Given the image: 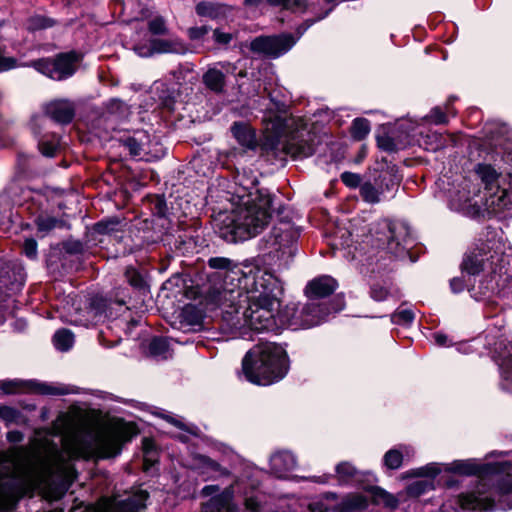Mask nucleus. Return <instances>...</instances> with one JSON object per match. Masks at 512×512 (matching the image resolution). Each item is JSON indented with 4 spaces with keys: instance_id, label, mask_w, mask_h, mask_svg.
Returning <instances> with one entry per match:
<instances>
[{
    "instance_id": "nucleus-1",
    "label": "nucleus",
    "mask_w": 512,
    "mask_h": 512,
    "mask_svg": "<svg viewBox=\"0 0 512 512\" xmlns=\"http://www.w3.org/2000/svg\"><path fill=\"white\" fill-rule=\"evenodd\" d=\"M36 431L29 446L0 453V510L13 509L29 490H41L58 499L76 478L72 460L97 453L114 457L123 443L138 434L133 423H120L97 431H72L61 435Z\"/></svg>"
},
{
    "instance_id": "nucleus-2",
    "label": "nucleus",
    "mask_w": 512,
    "mask_h": 512,
    "mask_svg": "<svg viewBox=\"0 0 512 512\" xmlns=\"http://www.w3.org/2000/svg\"><path fill=\"white\" fill-rule=\"evenodd\" d=\"M208 265L226 272L223 287L215 291L213 300L224 308L228 329L235 331L247 323L256 329L272 326L282 292L276 276L254 264L240 267L226 257H212Z\"/></svg>"
},
{
    "instance_id": "nucleus-3",
    "label": "nucleus",
    "mask_w": 512,
    "mask_h": 512,
    "mask_svg": "<svg viewBox=\"0 0 512 512\" xmlns=\"http://www.w3.org/2000/svg\"><path fill=\"white\" fill-rule=\"evenodd\" d=\"M497 463H480L476 459L455 460L451 463H429L416 468L415 475L436 477L443 472L463 476L477 475L479 482L470 492L458 497L462 512L475 510L512 509V475H500Z\"/></svg>"
},
{
    "instance_id": "nucleus-4",
    "label": "nucleus",
    "mask_w": 512,
    "mask_h": 512,
    "mask_svg": "<svg viewBox=\"0 0 512 512\" xmlns=\"http://www.w3.org/2000/svg\"><path fill=\"white\" fill-rule=\"evenodd\" d=\"M236 207L225 215L220 237L228 242L244 241L258 235L268 225L271 218L273 198L261 190L246 192L243 188L236 192Z\"/></svg>"
},
{
    "instance_id": "nucleus-5",
    "label": "nucleus",
    "mask_w": 512,
    "mask_h": 512,
    "mask_svg": "<svg viewBox=\"0 0 512 512\" xmlns=\"http://www.w3.org/2000/svg\"><path fill=\"white\" fill-rule=\"evenodd\" d=\"M273 104L276 107L274 112L268 110L263 118L264 130L267 137L278 139L284 136L282 149L294 158H304L314 153V134L308 129L307 123L302 117H286L285 104L282 101H275L271 95Z\"/></svg>"
},
{
    "instance_id": "nucleus-6",
    "label": "nucleus",
    "mask_w": 512,
    "mask_h": 512,
    "mask_svg": "<svg viewBox=\"0 0 512 512\" xmlns=\"http://www.w3.org/2000/svg\"><path fill=\"white\" fill-rule=\"evenodd\" d=\"M289 368L286 351L275 343H261L251 349L242 361L245 378L257 385H270L281 380Z\"/></svg>"
},
{
    "instance_id": "nucleus-7",
    "label": "nucleus",
    "mask_w": 512,
    "mask_h": 512,
    "mask_svg": "<svg viewBox=\"0 0 512 512\" xmlns=\"http://www.w3.org/2000/svg\"><path fill=\"white\" fill-rule=\"evenodd\" d=\"M505 247L503 232L487 229L484 238L475 243L462 262V269L470 275H476L492 267L495 260L503 254Z\"/></svg>"
},
{
    "instance_id": "nucleus-8",
    "label": "nucleus",
    "mask_w": 512,
    "mask_h": 512,
    "mask_svg": "<svg viewBox=\"0 0 512 512\" xmlns=\"http://www.w3.org/2000/svg\"><path fill=\"white\" fill-rule=\"evenodd\" d=\"M492 325L493 327L486 330V342L499 367L501 387L512 393V339L501 332L504 326L503 317L497 315Z\"/></svg>"
},
{
    "instance_id": "nucleus-9",
    "label": "nucleus",
    "mask_w": 512,
    "mask_h": 512,
    "mask_svg": "<svg viewBox=\"0 0 512 512\" xmlns=\"http://www.w3.org/2000/svg\"><path fill=\"white\" fill-rule=\"evenodd\" d=\"M68 298L63 309L65 321L71 324L88 327L103 323L114 316L110 303L103 297L96 296L84 303L81 299L71 296Z\"/></svg>"
},
{
    "instance_id": "nucleus-10",
    "label": "nucleus",
    "mask_w": 512,
    "mask_h": 512,
    "mask_svg": "<svg viewBox=\"0 0 512 512\" xmlns=\"http://www.w3.org/2000/svg\"><path fill=\"white\" fill-rule=\"evenodd\" d=\"M370 235L377 248L386 249L397 257L408 249L407 229L402 224L381 220L370 229Z\"/></svg>"
},
{
    "instance_id": "nucleus-11",
    "label": "nucleus",
    "mask_w": 512,
    "mask_h": 512,
    "mask_svg": "<svg viewBox=\"0 0 512 512\" xmlns=\"http://www.w3.org/2000/svg\"><path fill=\"white\" fill-rule=\"evenodd\" d=\"M298 233L289 223H281L273 227L266 239L269 253L277 259L278 266L286 268L294 257L297 247L296 240Z\"/></svg>"
},
{
    "instance_id": "nucleus-12",
    "label": "nucleus",
    "mask_w": 512,
    "mask_h": 512,
    "mask_svg": "<svg viewBox=\"0 0 512 512\" xmlns=\"http://www.w3.org/2000/svg\"><path fill=\"white\" fill-rule=\"evenodd\" d=\"M79 61V54L67 52L57 55L54 59L43 58L32 61L30 66L34 67L41 74L60 81L71 77L75 73Z\"/></svg>"
},
{
    "instance_id": "nucleus-13",
    "label": "nucleus",
    "mask_w": 512,
    "mask_h": 512,
    "mask_svg": "<svg viewBox=\"0 0 512 512\" xmlns=\"http://www.w3.org/2000/svg\"><path fill=\"white\" fill-rule=\"evenodd\" d=\"M0 390L4 394L34 393L40 395H66L70 391L67 387L54 383H45L37 380L5 379L0 380Z\"/></svg>"
},
{
    "instance_id": "nucleus-14",
    "label": "nucleus",
    "mask_w": 512,
    "mask_h": 512,
    "mask_svg": "<svg viewBox=\"0 0 512 512\" xmlns=\"http://www.w3.org/2000/svg\"><path fill=\"white\" fill-rule=\"evenodd\" d=\"M295 43L296 39L291 34L260 36L251 42L250 48L256 53L279 57L289 51Z\"/></svg>"
},
{
    "instance_id": "nucleus-15",
    "label": "nucleus",
    "mask_w": 512,
    "mask_h": 512,
    "mask_svg": "<svg viewBox=\"0 0 512 512\" xmlns=\"http://www.w3.org/2000/svg\"><path fill=\"white\" fill-rule=\"evenodd\" d=\"M236 70V65L229 62H219L211 66L202 76V82L210 91L220 94L224 92L226 81L225 73L233 74Z\"/></svg>"
},
{
    "instance_id": "nucleus-16",
    "label": "nucleus",
    "mask_w": 512,
    "mask_h": 512,
    "mask_svg": "<svg viewBox=\"0 0 512 512\" xmlns=\"http://www.w3.org/2000/svg\"><path fill=\"white\" fill-rule=\"evenodd\" d=\"M305 310L302 305H289L281 315V322L285 323L292 330L307 329L320 324V316L313 315L305 318Z\"/></svg>"
},
{
    "instance_id": "nucleus-17",
    "label": "nucleus",
    "mask_w": 512,
    "mask_h": 512,
    "mask_svg": "<svg viewBox=\"0 0 512 512\" xmlns=\"http://www.w3.org/2000/svg\"><path fill=\"white\" fill-rule=\"evenodd\" d=\"M120 142L128 149L131 156L149 159L151 139L146 131L136 130L131 134L124 135L120 138Z\"/></svg>"
},
{
    "instance_id": "nucleus-18",
    "label": "nucleus",
    "mask_w": 512,
    "mask_h": 512,
    "mask_svg": "<svg viewBox=\"0 0 512 512\" xmlns=\"http://www.w3.org/2000/svg\"><path fill=\"white\" fill-rule=\"evenodd\" d=\"M236 486H238V482L212 497L207 503L203 504L202 512H237L236 506L232 503Z\"/></svg>"
},
{
    "instance_id": "nucleus-19",
    "label": "nucleus",
    "mask_w": 512,
    "mask_h": 512,
    "mask_svg": "<svg viewBox=\"0 0 512 512\" xmlns=\"http://www.w3.org/2000/svg\"><path fill=\"white\" fill-rule=\"evenodd\" d=\"M337 287L338 283L334 278L328 275H322L307 284L305 293L310 300H316L329 296Z\"/></svg>"
},
{
    "instance_id": "nucleus-20",
    "label": "nucleus",
    "mask_w": 512,
    "mask_h": 512,
    "mask_svg": "<svg viewBox=\"0 0 512 512\" xmlns=\"http://www.w3.org/2000/svg\"><path fill=\"white\" fill-rule=\"evenodd\" d=\"M271 472L278 478L287 477L297 464L295 456L290 451H277L270 457Z\"/></svg>"
},
{
    "instance_id": "nucleus-21",
    "label": "nucleus",
    "mask_w": 512,
    "mask_h": 512,
    "mask_svg": "<svg viewBox=\"0 0 512 512\" xmlns=\"http://www.w3.org/2000/svg\"><path fill=\"white\" fill-rule=\"evenodd\" d=\"M74 113V105L68 100H55L45 105V114L61 124L71 122Z\"/></svg>"
},
{
    "instance_id": "nucleus-22",
    "label": "nucleus",
    "mask_w": 512,
    "mask_h": 512,
    "mask_svg": "<svg viewBox=\"0 0 512 512\" xmlns=\"http://www.w3.org/2000/svg\"><path fill=\"white\" fill-rule=\"evenodd\" d=\"M147 498L148 494L144 491H140L116 502L113 508L108 512H141V510L145 507ZM72 512L85 511L79 508H75Z\"/></svg>"
},
{
    "instance_id": "nucleus-23",
    "label": "nucleus",
    "mask_w": 512,
    "mask_h": 512,
    "mask_svg": "<svg viewBox=\"0 0 512 512\" xmlns=\"http://www.w3.org/2000/svg\"><path fill=\"white\" fill-rule=\"evenodd\" d=\"M509 187L501 185L496 188L495 192L490 196V205L495 212H504L512 210V173L508 175Z\"/></svg>"
},
{
    "instance_id": "nucleus-24",
    "label": "nucleus",
    "mask_w": 512,
    "mask_h": 512,
    "mask_svg": "<svg viewBox=\"0 0 512 512\" xmlns=\"http://www.w3.org/2000/svg\"><path fill=\"white\" fill-rule=\"evenodd\" d=\"M231 131L238 143L244 148L254 150L257 147L256 134L250 126L243 123H234Z\"/></svg>"
},
{
    "instance_id": "nucleus-25",
    "label": "nucleus",
    "mask_w": 512,
    "mask_h": 512,
    "mask_svg": "<svg viewBox=\"0 0 512 512\" xmlns=\"http://www.w3.org/2000/svg\"><path fill=\"white\" fill-rule=\"evenodd\" d=\"M476 173L487 190L492 191L504 184L505 178L498 174L489 164H479L476 168Z\"/></svg>"
},
{
    "instance_id": "nucleus-26",
    "label": "nucleus",
    "mask_w": 512,
    "mask_h": 512,
    "mask_svg": "<svg viewBox=\"0 0 512 512\" xmlns=\"http://www.w3.org/2000/svg\"><path fill=\"white\" fill-rule=\"evenodd\" d=\"M414 455V450L410 446L402 445L398 448L390 449L383 457L384 465L392 470L400 468L404 457L410 458Z\"/></svg>"
},
{
    "instance_id": "nucleus-27",
    "label": "nucleus",
    "mask_w": 512,
    "mask_h": 512,
    "mask_svg": "<svg viewBox=\"0 0 512 512\" xmlns=\"http://www.w3.org/2000/svg\"><path fill=\"white\" fill-rule=\"evenodd\" d=\"M153 47L155 54L172 53L185 54L188 49L186 45L177 38L172 39H153Z\"/></svg>"
},
{
    "instance_id": "nucleus-28",
    "label": "nucleus",
    "mask_w": 512,
    "mask_h": 512,
    "mask_svg": "<svg viewBox=\"0 0 512 512\" xmlns=\"http://www.w3.org/2000/svg\"><path fill=\"white\" fill-rule=\"evenodd\" d=\"M337 306L333 307L331 310L326 307L324 304L313 302V300L307 304L302 305L303 310H305V318H311L313 315L320 316V324L326 320V317L330 314L331 311L338 312L343 309L344 302L342 298L337 299Z\"/></svg>"
},
{
    "instance_id": "nucleus-29",
    "label": "nucleus",
    "mask_w": 512,
    "mask_h": 512,
    "mask_svg": "<svg viewBox=\"0 0 512 512\" xmlns=\"http://www.w3.org/2000/svg\"><path fill=\"white\" fill-rule=\"evenodd\" d=\"M383 194V181L381 183L364 182L360 185V195L367 203H379L382 200Z\"/></svg>"
},
{
    "instance_id": "nucleus-30",
    "label": "nucleus",
    "mask_w": 512,
    "mask_h": 512,
    "mask_svg": "<svg viewBox=\"0 0 512 512\" xmlns=\"http://www.w3.org/2000/svg\"><path fill=\"white\" fill-rule=\"evenodd\" d=\"M415 470L416 469H413L410 472V475L415 476ZM416 477H419V476L416 475ZM420 477L425 478V479H418V480L412 482L411 484H409L408 487L406 488V493L408 496L419 497L420 495L434 489V481L433 480L435 477H430V476H420Z\"/></svg>"
},
{
    "instance_id": "nucleus-31",
    "label": "nucleus",
    "mask_w": 512,
    "mask_h": 512,
    "mask_svg": "<svg viewBox=\"0 0 512 512\" xmlns=\"http://www.w3.org/2000/svg\"><path fill=\"white\" fill-rule=\"evenodd\" d=\"M372 501L378 505L395 509L399 505V499L380 487H372L370 490Z\"/></svg>"
},
{
    "instance_id": "nucleus-32",
    "label": "nucleus",
    "mask_w": 512,
    "mask_h": 512,
    "mask_svg": "<svg viewBox=\"0 0 512 512\" xmlns=\"http://www.w3.org/2000/svg\"><path fill=\"white\" fill-rule=\"evenodd\" d=\"M278 306H280V304ZM221 309H222V312L224 313V308L221 307ZM278 310H279V307H277L276 311L273 313V324L269 328L256 329V328L248 325V323H247L245 326H243V328L237 329V330L235 329V331H233V330L228 329V327L226 326V324L224 322V315L222 316V326H221V328H222L223 331L229 333L232 337H240V338H247L248 337V339H251V336H248L250 331L263 332V331H270V330H274L275 329V327H276L275 315L278 312Z\"/></svg>"
},
{
    "instance_id": "nucleus-33",
    "label": "nucleus",
    "mask_w": 512,
    "mask_h": 512,
    "mask_svg": "<svg viewBox=\"0 0 512 512\" xmlns=\"http://www.w3.org/2000/svg\"><path fill=\"white\" fill-rule=\"evenodd\" d=\"M368 506V498L359 493L347 495L341 502V511L351 512L355 510H362Z\"/></svg>"
},
{
    "instance_id": "nucleus-34",
    "label": "nucleus",
    "mask_w": 512,
    "mask_h": 512,
    "mask_svg": "<svg viewBox=\"0 0 512 512\" xmlns=\"http://www.w3.org/2000/svg\"><path fill=\"white\" fill-rule=\"evenodd\" d=\"M336 475L341 483L358 481V470L349 462H341L336 466Z\"/></svg>"
},
{
    "instance_id": "nucleus-35",
    "label": "nucleus",
    "mask_w": 512,
    "mask_h": 512,
    "mask_svg": "<svg viewBox=\"0 0 512 512\" xmlns=\"http://www.w3.org/2000/svg\"><path fill=\"white\" fill-rule=\"evenodd\" d=\"M53 343L57 350L68 351L74 344V334L68 329H60L55 332Z\"/></svg>"
},
{
    "instance_id": "nucleus-36",
    "label": "nucleus",
    "mask_w": 512,
    "mask_h": 512,
    "mask_svg": "<svg viewBox=\"0 0 512 512\" xmlns=\"http://www.w3.org/2000/svg\"><path fill=\"white\" fill-rule=\"evenodd\" d=\"M150 354L154 357L167 359L171 356L169 343L163 337H155L151 340L149 345Z\"/></svg>"
},
{
    "instance_id": "nucleus-37",
    "label": "nucleus",
    "mask_w": 512,
    "mask_h": 512,
    "mask_svg": "<svg viewBox=\"0 0 512 512\" xmlns=\"http://www.w3.org/2000/svg\"><path fill=\"white\" fill-rule=\"evenodd\" d=\"M55 20L44 15H34L27 20V29L30 31H37L53 27Z\"/></svg>"
},
{
    "instance_id": "nucleus-38",
    "label": "nucleus",
    "mask_w": 512,
    "mask_h": 512,
    "mask_svg": "<svg viewBox=\"0 0 512 512\" xmlns=\"http://www.w3.org/2000/svg\"><path fill=\"white\" fill-rule=\"evenodd\" d=\"M370 132V123L365 118L354 119L351 126V135L356 140L364 139Z\"/></svg>"
},
{
    "instance_id": "nucleus-39",
    "label": "nucleus",
    "mask_w": 512,
    "mask_h": 512,
    "mask_svg": "<svg viewBox=\"0 0 512 512\" xmlns=\"http://www.w3.org/2000/svg\"><path fill=\"white\" fill-rule=\"evenodd\" d=\"M0 419L6 424L18 423L21 419V413L13 407L0 405Z\"/></svg>"
},
{
    "instance_id": "nucleus-40",
    "label": "nucleus",
    "mask_w": 512,
    "mask_h": 512,
    "mask_svg": "<svg viewBox=\"0 0 512 512\" xmlns=\"http://www.w3.org/2000/svg\"><path fill=\"white\" fill-rule=\"evenodd\" d=\"M60 221L52 216H39L36 219V225L40 232H49L54 229Z\"/></svg>"
},
{
    "instance_id": "nucleus-41",
    "label": "nucleus",
    "mask_w": 512,
    "mask_h": 512,
    "mask_svg": "<svg viewBox=\"0 0 512 512\" xmlns=\"http://www.w3.org/2000/svg\"><path fill=\"white\" fill-rule=\"evenodd\" d=\"M13 304L14 300L12 298L3 295L0 292V324L4 323V321L6 320V315H12L14 307Z\"/></svg>"
},
{
    "instance_id": "nucleus-42",
    "label": "nucleus",
    "mask_w": 512,
    "mask_h": 512,
    "mask_svg": "<svg viewBox=\"0 0 512 512\" xmlns=\"http://www.w3.org/2000/svg\"><path fill=\"white\" fill-rule=\"evenodd\" d=\"M59 141L57 138H53L51 141H47L45 138H42L39 141V148L43 155L51 157L54 156L57 148H58Z\"/></svg>"
},
{
    "instance_id": "nucleus-43",
    "label": "nucleus",
    "mask_w": 512,
    "mask_h": 512,
    "mask_svg": "<svg viewBox=\"0 0 512 512\" xmlns=\"http://www.w3.org/2000/svg\"><path fill=\"white\" fill-rule=\"evenodd\" d=\"M413 319L414 314L411 310L408 309L397 311L391 317L393 323L400 325L410 324Z\"/></svg>"
},
{
    "instance_id": "nucleus-44",
    "label": "nucleus",
    "mask_w": 512,
    "mask_h": 512,
    "mask_svg": "<svg viewBox=\"0 0 512 512\" xmlns=\"http://www.w3.org/2000/svg\"><path fill=\"white\" fill-rule=\"evenodd\" d=\"M149 31L155 35H163L167 32L165 21L162 17H155L148 23Z\"/></svg>"
},
{
    "instance_id": "nucleus-45",
    "label": "nucleus",
    "mask_w": 512,
    "mask_h": 512,
    "mask_svg": "<svg viewBox=\"0 0 512 512\" xmlns=\"http://www.w3.org/2000/svg\"><path fill=\"white\" fill-rule=\"evenodd\" d=\"M125 277L128 283L135 288H141L144 284L142 276L136 269L132 267L127 268L125 272Z\"/></svg>"
},
{
    "instance_id": "nucleus-46",
    "label": "nucleus",
    "mask_w": 512,
    "mask_h": 512,
    "mask_svg": "<svg viewBox=\"0 0 512 512\" xmlns=\"http://www.w3.org/2000/svg\"><path fill=\"white\" fill-rule=\"evenodd\" d=\"M264 90H265V92H267V94H268V96H269V99H270V105H269V107H268V108L263 112V115H265V113H266L268 110H270V109H272L274 112L276 111V107H275V105L273 104V101H272V98H271V95H272L275 101H282V102L285 104V106H286V107H285V110H286V117H287V118L294 117L293 115H290V114L288 113V110H287L288 106H287L286 101L283 99V98H284V96H283V95H281V92H278V94H275V91H271V90H269V88H268L267 86H265V87H264ZM263 118H264V116H262V119H263Z\"/></svg>"
},
{
    "instance_id": "nucleus-47",
    "label": "nucleus",
    "mask_w": 512,
    "mask_h": 512,
    "mask_svg": "<svg viewBox=\"0 0 512 512\" xmlns=\"http://www.w3.org/2000/svg\"><path fill=\"white\" fill-rule=\"evenodd\" d=\"M392 295V291L382 285L375 284L371 288V297L376 301H383Z\"/></svg>"
},
{
    "instance_id": "nucleus-48",
    "label": "nucleus",
    "mask_w": 512,
    "mask_h": 512,
    "mask_svg": "<svg viewBox=\"0 0 512 512\" xmlns=\"http://www.w3.org/2000/svg\"><path fill=\"white\" fill-rule=\"evenodd\" d=\"M133 50L140 57H151L155 54L153 47V39H151L148 43H138L134 46Z\"/></svg>"
},
{
    "instance_id": "nucleus-49",
    "label": "nucleus",
    "mask_w": 512,
    "mask_h": 512,
    "mask_svg": "<svg viewBox=\"0 0 512 512\" xmlns=\"http://www.w3.org/2000/svg\"><path fill=\"white\" fill-rule=\"evenodd\" d=\"M328 498L326 500H321L317 502H313L310 504L311 512H339L337 505H329L327 503Z\"/></svg>"
},
{
    "instance_id": "nucleus-50",
    "label": "nucleus",
    "mask_w": 512,
    "mask_h": 512,
    "mask_svg": "<svg viewBox=\"0 0 512 512\" xmlns=\"http://www.w3.org/2000/svg\"><path fill=\"white\" fill-rule=\"evenodd\" d=\"M143 448H144V468L146 470H148L149 467L153 465V452H154L153 442L149 439H144Z\"/></svg>"
},
{
    "instance_id": "nucleus-51",
    "label": "nucleus",
    "mask_w": 512,
    "mask_h": 512,
    "mask_svg": "<svg viewBox=\"0 0 512 512\" xmlns=\"http://www.w3.org/2000/svg\"><path fill=\"white\" fill-rule=\"evenodd\" d=\"M270 5L282 6L286 9H299L304 6L305 0H267Z\"/></svg>"
},
{
    "instance_id": "nucleus-52",
    "label": "nucleus",
    "mask_w": 512,
    "mask_h": 512,
    "mask_svg": "<svg viewBox=\"0 0 512 512\" xmlns=\"http://www.w3.org/2000/svg\"><path fill=\"white\" fill-rule=\"evenodd\" d=\"M160 416L162 418H164L165 420H167L169 423L173 424L174 426L182 429V430H185V431H188L190 433H194V426H188L186 425L181 418H177L173 415H170V414H167V413H161Z\"/></svg>"
},
{
    "instance_id": "nucleus-53",
    "label": "nucleus",
    "mask_w": 512,
    "mask_h": 512,
    "mask_svg": "<svg viewBox=\"0 0 512 512\" xmlns=\"http://www.w3.org/2000/svg\"><path fill=\"white\" fill-rule=\"evenodd\" d=\"M341 180L346 186L351 188L361 185V177L356 173L344 172L341 175Z\"/></svg>"
},
{
    "instance_id": "nucleus-54",
    "label": "nucleus",
    "mask_w": 512,
    "mask_h": 512,
    "mask_svg": "<svg viewBox=\"0 0 512 512\" xmlns=\"http://www.w3.org/2000/svg\"><path fill=\"white\" fill-rule=\"evenodd\" d=\"M107 108L111 113L119 114L120 116H123L127 112V106L125 103L118 99H112L109 101Z\"/></svg>"
},
{
    "instance_id": "nucleus-55",
    "label": "nucleus",
    "mask_w": 512,
    "mask_h": 512,
    "mask_svg": "<svg viewBox=\"0 0 512 512\" xmlns=\"http://www.w3.org/2000/svg\"><path fill=\"white\" fill-rule=\"evenodd\" d=\"M17 66V60L13 57L3 56V51L0 49V72L11 70Z\"/></svg>"
},
{
    "instance_id": "nucleus-56",
    "label": "nucleus",
    "mask_w": 512,
    "mask_h": 512,
    "mask_svg": "<svg viewBox=\"0 0 512 512\" xmlns=\"http://www.w3.org/2000/svg\"><path fill=\"white\" fill-rule=\"evenodd\" d=\"M209 30V27L205 25L191 27L188 29V36L191 40H200L209 32Z\"/></svg>"
},
{
    "instance_id": "nucleus-57",
    "label": "nucleus",
    "mask_w": 512,
    "mask_h": 512,
    "mask_svg": "<svg viewBox=\"0 0 512 512\" xmlns=\"http://www.w3.org/2000/svg\"><path fill=\"white\" fill-rule=\"evenodd\" d=\"M23 252L28 258H36L37 242L32 238L26 239L23 245Z\"/></svg>"
},
{
    "instance_id": "nucleus-58",
    "label": "nucleus",
    "mask_w": 512,
    "mask_h": 512,
    "mask_svg": "<svg viewBox=\"0 0 512 512\" xmlns=\"http://www.w3.org/2000/svg\"><path fill=\"white\" fill-rule=\"evenodd\" d=\"M430 120L435 124H444L447 122V117L444 112L439 107H436L431 110L429 114Z\"/></svg>"
},
{
    "instance_id": "nucleus-59",
    "label": "nucleus",
    "mask_w": 512,
    "mask_h": 512,
    "mask_svg": "<svg viewBox=\"0 0 512 512\" xmlns=\"http://www.w3.org/2000/svg\"><path fill=\"white\" fill-rule=\"evenodd\" d=\"M213 38L217 43L226 45V44L230 43V41L232 40V34L225 33V32H222V31L216 29L213 32Z\"/></svg>"
},
{
    "instance_id": "nucleus-60",
    "label": "nucleus",
    "mask_w": 512,
    "mask_h": 512,
    "mask_svg": "<svg viewBox=\"0 0 512 512\" xmlns=\"http://www.w3.org/2000/svg\"><path fill=\"white\" fill-rule=\"evenodd\" d=\"M450 287L454 293H459L464 290L465 285L462 279L460 278H453L450 281Z\"/></svg>"
},
{
    "instance_id": "nucleus-61",
    "label": "nucleus",
    "mask_w": 512,
    "mask_h": 512,
    "mask_svg": "<svg viewBox=\"0 0 512 512\" xmlns=\"http://www.w3.org/2000/svg\"><path fill=\"white\" fill-rule=\"evenodd\" d=\"M433 339L438 346H447L450 344L447 335L440 332L434 333Z\"/></svg>"
},
{
    "instance_id": "nucleus-62",
    "label": "nucleus",
    "mask_w": 512,
    "mask_h": 512,
    "mask_svg": "<svg viewBox=\"0 0 512 512\" xmlns=\"http://www.w3.org/2000/svg\"><path fill=\"white\" fill-rule=\"evenodd\" d=\"M245 506L248 510L252 512H256L259 509L260 503L259 501L254 497H247L245 499Z\"/></svg>"
},
{
    "instance_id": "nucleus-63",
    "label": "nucleus",
    "mask_w": 512,
    "mask_h": 512,
    "mask_svg": "<svg viewBox=\"0 0 512 512\" xmlns=\"http://www.w3.org/2000/svg\"><path fill=\"white\" fill-rule=\"evenodd\" d=\"M7 440L11 443H18L23 440V434L20 431L13 430L7 433Z\"/></svg>"
},
{
    "instance_id": "nucleus-64",
    "label": "nucleus",
    "mask_w": 512,
    "mask_h": 512,
    "mask_svg": "<svg viewBox=\"0 0 512 512\" xmlns=\"http://www.w3.org/2000/svg\"><path fill=\"white\" fill-rule=\"evenodd\" d=\"M210 10H211L210 5L205 2H201V3L197 4V6H196V12L200 16L210 15Z\"/></svg>"
}]
</instances>
